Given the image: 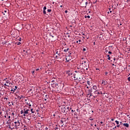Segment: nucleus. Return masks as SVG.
<instances>
[{
  "label": "nucleus",
  "mask_w": 130,
  "mask_h": 130,
  "mask_svg": "<svg viewBox=\"0 0 130 130\" xmlns=\"http://www.w3.org/2000/svg\"><path fill=\"white\" fill-rule=\"evenodd\" d=\"M11 115H12V116H15V113H12L11 114Z\"/></svg>",
  "instance_id": "43"
},
{
  "label": "nucleus",
  "mask_w": 130,
  "mask_h": 130,
  "mask_svg": "<svg viewBox=\"0 0 130 130\" xmlns=\"http://www.w3.org/2000/svg\"><path fill=\"white\" fill-rule=\"evenodd\" d=\"M37 126L39 129H40V128H41V127H42L41 122H38L37 123Z\"/></svg>",
  "instance_id": "10"
},
{
  "label": "nucleus",
  "mask_w": 130,
  "mask_h": 130,
  "mask_svg": "<svg viewBox=\"0 0 130 130\" xmlns=\"http://www.w3.org/2000/svg\"><path fill=\"white\" fill-rule=\"evenodd\" d=\"M20 114H24V110L23 111V110H22L20 111Z\"/></svg>",
  "instance_id": "30"
},
{
  "label": "nucleus",
  "mask_w": 130,
  "mask_h": 130,
  "mask_svg": "<svg viewBox=\"0 0 130 130\" xmlns=\"http://www.w3.org/2000/svg\"><path fill=\"white\" fill-rule=\"evenodd\" d=\"M71 111L72 113H73V112H76V111H75L74 110H72V109H71Z\"/></svg>",
  "instance_id": "41"
},
{
  "label": "nucleus",
  "mask_w": 130,
  "mask_h": 130,
  "mask_svg": "<svg viewBox=\"0 0 130 130\" xmlns=\"http://www.w3.org/2000/svg\"><path fill=\"white\" fill-rule=\"evenodd\" d=\"M83 51H86V48H83Z\"/></svg>",
  "instance_id": "51"
},
{
  "label": "nucleus",
  "mask_w": 130,
  "mask_h": 130,
  "mask_svg": "<svg viewBox=\"0 0 130 130\" xmlns=\"http://www.w3.org/2000/svg\"><path fill=\"white\" fill-rule=\"evenodd\" d=\"M108 74V72H105L106 76H107V74Z\"/></svg>",
  "instance_id": "58"
},
{
  "label": "nucleus",
  "mask_w": 130,
  "mask_h": 130,
  "mask_svg": "<svg viewBox=\"0 0 130 130\" xmlns=\"http://www.w3.org/2000/svg\"><path fill=\"white\" fill-rule=\"evenodd\" d=\"M108 53H109V54H112V52H111V51H109V52H108Z\"/></svg>",
  "instance_id": "45"
},
{
  "label": "nucleus",
  "mask_w": 130,
  "mask_h": 130,
  "mask_svg": "<svg viewBox=\"0 0 130 130\" xmlns=\"http://www.w3.org/2000/svg\"><path fill=\"white\" fill-rule=\"evenodd\" d=\"M102 84H103L104 86H106V85L108 84V82H107L106 80H102Z\"/></svg>",
  "instance_id": "11"
},
{
  "label": "nucleus",
  "mask_w": 130,
  "mask_h": 130,
  "mask_svg": "<svg viewBox=\"0 0 130 130\" xmlns=\"http://www.w3.org/2000/svg\"><path fill=\"white\" fill-rule=\"evenodd\" d=\"M87 61H88L87 59H84V60H82V64H83L84 63L86 65V64L88 63V62H87Z\"/></svg>",
  "instance_id": "14"
},
{
  "label": "nucleus",
  "mask_w": 130,
  "mask_h": 130,
  "mask_svg": "<svg viewBox=\"0 0 130 130\" xmlns=\"http://www.w3.org/2000/svg\"><path fill=\"white\" fill-rule=\"evenodd\" d=\"M72 109V106H66V110L67 111V114H70L71 112V110Z\"/></svg>",
  "instance_id": "7"
},
{
  "label": "nucleus",
  "mask_w": 130,
  "mask_h": 130,
  "mask_svg": "<svg viewBox=\"0 0 130 130\" xmlns=\"http://www.w3.org/2000/svg\"><path fill=\"white\" fill-rule=\"evenodd\" d=\"M50 36H51V37H52V38H53V37H54V36L51 35V34H50Z\"/></svg>",
  "instance_id": "53"
},
{
  "label": "nucleus",
  "mask_w": 130,
  "mask_h": 130,
  "mask_svg": "<svg viewBox=\"0 0 130 130\" xmlns=\"http://www.w3.org/2000/svg\"><path fill=\"white\" fill-rule=\"evenodd\" d=\"M30 112H31L30 113L34 114L35 113V110L34 109H30Z\"/></svg>",
  "instance_id": "17"
},
{
  "label": "nucleus",
  "mask_w": 130,
  "mask_h": 130,
  "mask_svg": "<svg viewBox=\"0 0 130 130\" xmlns=\"http://www.w3.org/2000/svg\"><path fill=\"white\" fill-rule=\"evenodd\" d=\"M94 94H96L97 95H104L105 94V91L102 92L101 91H99L98 90L93 91Z\"/></svg>",
  "instance_id": "4"
},
{
  "label": "nucleus",
  "mask_w": 130,
  "mask_h": 130,
  "mask_svg": "<svg viewBox=\"0 0 130 130\" xmlns=\"http://www.w3.org/2000/svg\"><path fill=\"white\" fill-rule=\"evenodd\" d=\"M123 125H124V126H125L126 127H128V126H129V125H128V123H123Z\"/></svg>",
  "instance_id": "18"
},
{
  "label": "nucleus",
  "mask_w": 130,
  "mask_h": 130,
  "mask_svg": "<svg viewBox=\"0 0 130 130\" xmlns=\"http://www.w3.org/2000/svg\"><path fill=\"white\" fill-rule=\"evenodd\" d=\"M56 80V79H55V78H54V80H52V83H55V81Z\"/></svg>",
  "instance_id": "27"
},
{
  "label": "nucleus",
  "mask_w": 130,
  "mask_h": 130,
  "mask_svg": "<svg viewBox=\"0 0 130 130\" xmlns=\"http://www.w3.org/2000/svg\"><path fill=\"white\" fill-rule=\"evenodd\" d=\"M113 62H115V61L116 60V58H115V57H114L113 58Z\"/></svg>",
  "instance_id": "34"
},
{
  "label": "nucleus",
  "mask_w": 130,
  "mask_h": 130,
  "mask_svg": "<svg viewBox=\"0 0 130 130\" xmlns=\"http://www.w3.org/2000/svg\"><path fill=\"white\" fill-rule=\"evenodd\" d=\"M10 124L9 125H8L9 126V128H10V129H14L15 128H16V125L15 124V122L12 121L10 123Z\"/></svg>",
  "instance_id": "3"
},
{
  "label": "nucleus",
  "mask_w": 130,
  "mask_h": 130,
  "mask_svg": "<svg viewBox=\"0 0 130 130\" xmlns=\"http://www.w3.org/2000/svg\"><path fill=\"white\" fill-rule=\"evenodd\" d=\"M84 18L85 19H87V18H88V19H90V15H88V16L85 15Z\"/></svg>",
  "instance_id": "22"
},
{
  "label": "nucleus",
  "mask_w": 130,
  "mask_h": 130,
  "mask_svg": "<svg viewBox=\"0 0 130 130\" xmlns=\"http://www.w3.org/2000/svg\"><path fill=\"white\" fill-rule=\"evenodd\" d=\"M65 13H66V14H67V13H68V10H66Z\"/></svg>",
  "instance_id": "61"
},
{
  "label": "nucleus",
  "mask_w": 130,
  "mask_h": 130,
  "mask_svg": "<svg viewBox=\"0 0 130 130\" xmlns=\"http://www.w3.org/2000/svg\"><path fill=\"white\" fill-rule=\"evenodd\" d=\"M45 97H46L47 99L49 98V96L47 95V94L45 95Z\"/></svg>",
  "instance_id": "39"
},
{
  "label": "nucleus",
  "mask_w": 130,
  "mask_h": 130,
  "mask_svg": "<svg viewBox=\"0 0 130 130\" xmlns=\"http://www.w3.org/2000/svg\"><path fill=\"white\" fill-rule=\"evenodd\" d=\"M17 40H19V41H21L22 39H21V38L20 37H18L17 38Z\"/></svg>",
  "instance_id": "26"
},
{
  "label": "nucleus",
  "mask_w": 130,
  "mask_h": 130,
  "mask_svg": "<svg viewBox=\"0 0 130 130\" xmlns=\"http://www.w3.org/2000/svg\"><path fill=\"white\" fill-rule=\"evenodd\" d=\"M115 122H116V124H119V121L116 120Z\"/></svg>",
  "instance_id": "32"
},
{
  "label": "nucleus",
  "mask_w": 130,
  "mask_h": 130,
  "mask_svg": "<svg viewBox=\"0 0 130 130\" xmlns=\"http://www.w3.org/2000/svg\"><path fill=\"white\" fill-rule=\"evenodd\" d=\"M43 13L44 15H46V10H43Z\"/></svg>",
  "instance_id": "29"
},
{
  "label": "nucleus",
  "mask_w": 130,
  "mask_h": 130,
  "mask_svg": "<svg viewBox=\"0 0 130 130\" xmlns=\"http://www.w3.org/2000/svg\"><path fill=\"white\" fill-rule=\"evenodd\" d=\"M15 44H17V45H21L22 43L21 42H18V43H15Z\"/></svg>",
  "instance_id": "28"
},
{
  "label": "nucleus",
  "mask_w": 130,
  "mask_h": 130,
  "mask_svg": "<svg viewBox=\"0 0 130 130\" xmlns=\"http://www.w3.org/2000/svg\"><path fill=\"white\" fill-rule=\"evenodd\" d=\"M108 60H110V59H111V57H109L108 58Z\"/></svg>",
  "instance_id": "52"
},
{
  "label": "nucleus",
  "mask_w": 130,
  "mask_h": 130,
  "mask_svg": "<svg viewBox=\"0 0 130 130\" xmlns=\"http://www.w3.org/2000/svg\"><path fill=\"white\" fill-rule=\"evenodd\" d=\"M31 73L32 74V75L34 76V75H37V72L36 71H35V70L34 69H32Z\"/></svg>",
  "instance_id": "13"
},
{
  "label": "nucleus",
  "mask_w": 130,
  "mask_h": 130,
  "mask_svg": "<svg viewBox=\"0 0 130 130\" xmlns=\"http://www.w3.org/2000/svg\"><path fill=\"white\" fill-rule=\"evenodd\" d=\"M128 72H129V71H130V65L128 66Z\"/></svg>",
  "instance_id": "40"
},
{
  "label": "nucleus",
  "mask_w": 130,
  "mask_h": 130,
  "mask_svg": "<svg viewBox=\"0 0 130 130\" xmlns=\"http://www.w3.org/2000/svg\"><path fill=\"white\" fill-rule=\"evenodd\" d=\"M109 11H110V13H112V11H111V8H109Z\"/></svg>",
  "instance_id": "38"
},
{
  "label": "nucleus",
  "mask_w": 130,
  "mask_h": 130,
  "mask_svg": "<svg viewBox=\"0 0 130 130\" xmlns=\"http://www.w3.org/2000/svg\"><path fill=\"white\" fill-rule=\"evenodd\" d=\"M23 52H25V54H29V53H28V50L26 51V50H23Z\"/></svg>",
  "instance_id": "20"
},
{
  "label": "nucleus",
  "mask_w": 130,
  "mask_h": 130,
  "mask_svg": "<svg viewBox=\"0 0 130 130\" xmlns=\"http://www.w3.org/2000/svg\"><path fill=\"white\" fill-rule=\"evenodd\" d=\"M70 50V48H67V49L64 50V52H67V51H69Z\"/></svg>",
  "instance_id": "25"
},
{
  "label": "nucleus",
  "mask_w": 130,
  "mask_h": 130,
  "mask_svg": "<svg viewBox=\"0 0 130 130\" xmlns=\"http://www.w3.org/2000/svg\"><path fill=\"white\" fill-rule=\"evenodd\" d=\"M116 126V127H120V124H117V125Z\"/></svg>",
  "instance_id": "36"
},
{
  "label": "nucleus",
  "mask_w": 130,
  "mask_h": 130,
  "mask_svg": "<svg viewBox=\"0 0 130 130\" xmlns=\"http://www.w3.org/2000/svg\"><path fill=\"white\" fill-rule=\"evenodd\" d=\"M61 123H63V120H61Z\"/></svg>",
  "instance_id": "57"
},
{
  "label": "nucleus",
  "mask_w": 130,
  "mask_h": 130,
  "mask_svg": "<svg viewBox=\"0 0 130 130\" xmlns=\"http://www.w3.org/2000/svg\"><path fill=\"white\" fill-rule=\"evenodd\" d=\"M70 60H71V59H70V60H67V62H69L70 61Z\"/></svg>",
  "instance_id": "63"
},
{
  "label": "nucleus",
  "mask_w": 130,
  "mask_h": 130,
  "mask_svg": "<svg viewBox=\"0 0 130 130\" xmlns=\"http://www.w3.org/2000/svg\"><path fill=\"white\" fill-rule=\"evenodd\" d=\"M90 81H87V84H88V85H89V86H90Z\"/></svg>",
  "instance_id": "48"
},
{
  "label": "nucleus",
  "mask_w": 130,
  "mask_h": 130,
  "mask_svg": "<svg viewBox=\"0 0 130 130\" xmlns=\"http://www.w3.org/2000/svg\"><path fill=\"white\" fill-rule=\"evenodd\" d=\"M51 86H52V88H57V87H58V84H57V83L55 82V83H52L51 84Z\"/></svg>",
  "instance_id": "9"
},
{
  "label": "nucleus",
  "mask_w": 130,
  "mask_h": 130,
  "mask_svg": "<svg viewBox=\"0 0 130 130\" xmlns=\"http://www.w3.org/2000/svg\"><path fill=\"white\" fill-rule=\"evenodd\" d=\"M89 119L90 120H94V119L93 118H92V117H90V118H89Z\"/></svg>",
  "instance_id": "44"
},
{
  "label": "nucleus",
  "mask_w": 130,
  "mask_h": 130,
  "mask_svg": "<svg viewBox=\"0 0 130 130\" xmlns=\"http://www.w3.org/2000/svg\"><path fill=\"white\" fill-rule=\"evenodd\" d=\"M36 71H39V69H37L36 70Z\"/></svg>",
  "instance_id": "62"
},
{
  "label": "nucleus",
  "mask_w": 130,
  "mask_h": 130,
  "mask_svg": "<svg viewBox=\"0 0 130 130\" xmlns=\"http://www.w3.org/2000/svg\"><path fill=\"white\" fill-rule=\"evenodd\" d=\"M30 114H31V115H29L30 117H32V118H36V115L32 113Z\"/></svg>",
  "instance_id": "15"
},
{
  "label": "nucleus",
  "mask_w": 130,
  "mask_h": 130,
  "mask_svg": "<svg viewBox=\"0 0 130 130\" xmlns=\"http://www.w3.org/2000/svg\"><path fill=\"white\" fill-rule=\"evenodd\" d=\"M28 108V106H25L23 108V111H24V116H28V115H31V113L30 112V110L27 109Z\"/></svg>",
  "instance_id": "1"
},
{
  "label": "nucleus",
  "mask_w": 130,
  "mask_h": 130,
  "mask_svg": "<svg viewBox=\"0 0 130 130\" xmlns=\"http://www.w3.org/2000/svg\"><path fill=\"white\" fill-rule=\"evenodd\" d=\"M48 129V128L47 127H46V130Z\"/></svg>",
  "instance_id": "64"
},
{
  "label": "nucleus",
  "mask_w": 130,
  "mask_h": 130,
  "mask_svg": "<svg viewBox=\"0 0 130 130\" xmlns=\"http://www.w3.org/2000/svg\"><path fill=\"white\" fill-rule=\"evenodd\" d=\"M58 56H55V58H56V59H57V58H58Z\"/></svg>",
  "instance_id": "60"
},
{
  "label": "nucleus",
  "mask_w": 130,
  "mask_h": 130,
  "mask_svg": "<svg viewBox=\"0 0 130 130\" xmlns=\"http://www.w3.org/2000/svg\"><path fill=\"white\" fill-rule=\"evenodd\" d=\"M92 90H95L97 91V86L96 85H93L92 88Z\"/></svg>",
  "instance_id": "16"
},
{
  "label": "nucleus",
  "mask_w": 130,
  "mask_h": 130,
  "mask_svg": "<svg viewBox=\"0 0 130 130\" xmlns=\"http://www.w3.org/2000/svg\"><path fill=\"white\" fill-rule=\"evenodd\" d=\"M14 123L15 124V128H19V127H20V125L21 124V121H14Z\"/></svg>",
  "instance_id": "5"
},
{
  "label": "nucleus",
  "mask_w": 130,
  "mask_h": 130,
  "mask_svg": "<svg viewBox=\"0 0 130 130\" xmlns=\"http://www.w3.org/2000/svg\"><path fill=\"white\" fill-rule=\"evenodd\" d=\"M66 73L67 75H68V76H72V75H73V73H72L70 70L66 71Z\"/></svg>",
  "instance_id": "12"
},
{
  "label": "nucleus",
  "mask_w": 130,
  "mask_h": 130,
  "mask_svg": "<svg viewBox=\"0 0 130 130\" xmlns=\"http://www.w3.org/2000/svg\"><path fill=\"white\" fill-rule=\"evenodd\" d=\"M18 88V87H17V86H15V88H14V90H17V88Z\"/></svg>",
  "instance_id": "47"
},
{
  "label": "nucleus",
  "mask_w": 130,
  "mask_h": 130,
  "mask_svg": "<svg viewBox=\"0 0 130 130\" xmlns=\"http://www.w3.org/2000/svg\"><path fill=\"white\" fill-rule=\"evenodd\" d=\"M4 86H7V87H9V85H8L7 84L5 83Z\"/></svg>",
  "instance_id": "54"
},
{
  "label": "nucleus",
  "mask_w": 130,
  "mask_h": 130,
  "mask_svg": "<svg viewBox=\"0 0 130 130\" xmlns=\"http://www.w3.org/2000/svg\"><path fill=\"white\" fill-rule=\"evenodd\" d=\"M96 71H99V72H100V69L96 68Z\"/></svg>",
  "instance_id": "50"
},
{
  "label": "nucleus",
  "mask_w": 130,
  "mask_h": 130,
  "mask_svg": "<svg viewBox=\"0 0 130 130\" xmlns=\"http://www.w3.org/2000/svg\"><path fill=\"white\" fill-rule=\"evenodd\" d=\"M0 95H1L2 96H4V95H5V92L2 93L0 92Z\"/></svg>",
  "instance_id": "31"
},
{
  "label": "nucleus",
  "mask_w": 130,
  "mask_h": 130,
  "mask_svg": "<svg viewBox=\"0 0 130 130\" xmlns=\"http://www.w3.org/2000/svg\"><path fill=\"white\" fill-rule=\"evenodd\" d=\"M11 92H13V91L15 92V90H13V89H11Z\"/></svg>",
  "instance_id": "59"
},
{
  "label": "nucleus",
  "mask_w": 130,
  "mask_h": 130,
  "mask_svg": "<svg viewBox=\"0 0 130 130\" xmlns=\"http://www.w3.org/2000/svg\"><path fill=\"white\" fill-rule=\"evenodd\" d=\"M112 47H113V46H109V49H110V48H112Z\"/></svg>",
  "instance_id": "49"
},
{
  "label": "nucleus",
  "mask_w": 130,
  "mask_h": 130,
  "mask_svg": "<svg viewBox=\"0 0 130 130\" xmlns=\"http://www.w3.org/2000/svg\"><path fill=\"white\" fill-rule=\"evenodd\" d=\"M93 89L91 88H90V89L88 90V95H89V98L90 97H91V96H93V93H92V92H93Z\"/></svg>",
  "instance_id": "8"
},
{
  "label": "nucleus",
  "mask_w": 130,
  "mask_h": 130,
  "mask_svg": "<svg viewBox=\"0 0 130 130\" xmlns=\"http://www.w3.org/2000/svg\"><path fill=\"white\" fill-rule=\"evenodd\" d=\"M101 36H102V34H101L100 36H99L100 39H102V37Z\"/></svg>",
  "instance_id": "35"
},
{
  "label": "nucleus",
  "mask_w": 130,
  "mask_h": 130,
  "mask_svg": "<svg viewBox=\"0 0 130 130\" xmlns=\"http://www.w3.org/2000/svg\"><path fill=\"white\" fill-rule=\"evenodd\" d=\"M51 11H52V10H51V9H48L47 10V12H48V13H50V12H51Z\"/></svg>",
  "instance_id": "37"
},
{
  "label": "nucleus",
  "mask_w": 130,
  "mask_h": 130,
  "mask_svg": "<svg viewBox=\"0 0 130 130\" xmlns=\"http://www.w3.org/2000/svg\"><path fill=\"white\" fill-rule=\"evenodd\" d=\"M87 5H88V2L85 3V6H84V8H87Z\"/></svg>",
  "instance_id": "33"
},
{
  "label": "nucleus",
  "mask_w": 130,
  "mask_h": 130,
  "mask_svg": "<svg viewBox=\"0 0 130 130\" xmlns=\"http://www.w3.org/2000/svg\"><path fill=\"white\" fill-rule=\"evenodd\" d=\"M23 97H24V95H20V96H18V98H19V100H20V99H22V98H23Z\"/></svg>",
  "instance_id": "24"
},
{
  "label": "nucleus",
  "mask_w": 130,
  "mask_h": 130,
  "mask_svg": "<svg viewBox=\"0 0 130 130\" xmlns=\"http://www.w3.org/2000/svg\"><path fill=\"white\" fill-rule=\"evenodd\" d=\"M128 82H130V76L127 78Z\"/></svg>",
  "instance_id": "46"
},
{
  "label": "nucleus",
  "mask_w": 130,
  "mask_h": 130,
  "mask_svg": "<svg viewBox=\"0 0 130 130\" xmlns=\"http://www.w3.org/2000/svg\"><path fill=\"white\" fill-rule=\"evenodd\" d=\"M26 105H28V108L29 109H30L31 106H32V105L31 104H30V103H26Z\"/></svg>",
  "instance_id": "19"
},
{
  "label": "nucleus",
  "mask_w": 130,
  "mask_h": 130,
  "mask_svg": "<svg viewBox=\"0 0 130 130\" xmlns=\"http://www.w3.org/2000/svg\"><path fill=\"white\" fill-rule=\"evenodd\" d=\"M116 126H115L114 127H113V129H116Z\"/></svg>",
  "instance_id": "56"
},
{
  "label": "nucleus",
  "mask_w": 130,
  "mask_h": 130,
  "mask_svg": "<svg viewBox=\"0 0 130 130\" xmlns=\"http://www.w3.org/2000/svg\"><path fill=\"white\" fill-rule=\"evenodd\" d=\"M46 9H47L46 6L44 7V8H43L44 10H46Z\"/></svg>",
  "instance_id": "42"
},
{
  "label": "nucleus",
  "mask_w": 130,
  "mask_h": 130,
  "mask_svg": "<svg viewBox=\"0 0 130 130\" xmlns=\"http://www.w3.org/2000/svg\"><path fill=\"white\" fill-rule=\"evenodd\" d=\"M0 13L3 14L4 16L6 15H8V14H9V10L7 9L5 10H3L2 11L0 12Z\"/></svg>",
  "instance_id": "6"
},
{
  "label": "nucleus",
  "mask_w": 130,
  "mask_h": 130,
  "mask_svg": "<svg viewBox=\"0 0 130 130\" xmlns=\"http://www.w3.org/2000/svg\"><path fill=\"white\" fill-rule=\"evenodd\" d=\"M74 115H76V116L77 115V112H74Z\"/></svg>",
  "instance_id": "55"
},
{
  "label": "nucleus",
  "mask_w": 130,
  "mask_h": 130,
  "mask_svg": "<svg viewBox=\"0 0 130 130\" xmlns=\"http://www.w3.org/2000/svg\"><path fill=\"white\" fill-rule=\"evenodd\" d=\"M109 49H108V48H106L105 49V52H106V53L108 52Z\"/></svg>",
  "instance_id": "23"
},
{
  "label": "nucleus",
  "mask_w": 130,
  "mask_h": 130,
  "mask_svg": "<svg viewBox=\"0 0 130 130\" xmlns=\"http://www.w3.org/2000/svg\"><path fill=\"white\" fill-rule=\"evenodd\" d=\"M60 113H62L64 115L68 114V111H67V106H62L59 110Z\"/></svg>",
  "instance_id": "2"
},
{
  "label": "nucleus",
  "mask_w": 130,
  "mask_h": 130,
  "mask_svg": "<svg viewBox=\"0 0 130 130\" xmlns=\"http://www.w3.org/2000/svg\"><path fill=\"white\" fill-rule=\"evenodd\" d=\"M86 67L87 68L86 70L88 71V68H89V63H86Z\"/></svg>",
  "instance_id": "21"
}]
</instances>
